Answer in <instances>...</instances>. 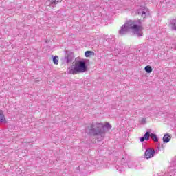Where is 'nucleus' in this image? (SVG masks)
<instances>
[{"mask_svg": "<svg viewBox=\"0 0 176 176\" xmlns=\"http://www.w3.org/2000/svg\"><path fill=\"white\" fill-rule=\"evenodd\" d=\"M144 70L146 71V72H147V74H151V72H152L153 69L152 67L147 65L144 67Z\"/></svg>", "mask_w": 176, "mask_h": 176, "instance_id": "obj_8", "label": "nucleus"}, {"mask_svg": "<svg viewBox=\"0 0 176 176\" xmlns=\"http://www.w3.org/2000/svg\"><path fill=\"white\" fill-rule=\"evenodd\" d=\"M52 60H53L54 64H55L56 65H58V56H54L52 58Z\"/></svg>", "mask_w": 176, "mask_h": 176, "instance_id": "obj_10", "label": "nucleus"}, {"mask_svg": "<svg viewBox=\"0 0 176 176\" xmlns=\"http://www.w3.org/2000/svg\"><path fill=\"white\" fill-rule=\"evenodd\" d=\"M150 137L154 142H157L159 141V139H157V136H156L155 134L151 133L150 134Z\"/></svg>", "mask_w": 176, "mask_h": 176, "instance_id": "obj_7", "label": "nucleus"}, {"mask_svg": "<svg viewBox=\"0 0 176 176\" xmlns=\"http://www.w3.org/2000/svg\"><path fill=\"white\" fill-rule=\"evenodd\" d=\"M149 137H151V134L149 133V132H146V133L144 134V139L146 140V141H148L149 140Z\"/></svg>", "mask_w": 176, "mask_h": 176, "instance_id": "obj_12", "label": "nucleus"}, {"mask_svg": "<svg viewBox=\"0 0 176 176\" xmlns=\"http://www.w3.org/2000/svg\"><path fill=\"white\" fill-rule=\"evenodd\" d=\"M172 28L176 31V22L172 25Z\"/></svg>", "mask_w": 176, "mask_h": 176, "instance_id": "obj_13", "label": "nucleus"}, {"mask_svg": "<svg viewBox=\"0 0 176 176\" xmlns=\"http://www.w3.org/2000/svg\"><path fill=\"white\" fill-rule=\"evenodd\" d=\"M129 30H133L137 36H142V30H144V28L141 25H137L133 21H128L122 26V28L120 30V35H123V34L127 32Z\"/></svg>", "mask_w": 176, "mask_h": 176, "instance_id": "obj_1", "label": "nucleus"}, {"mask_svg": "<svg viewBox=\"0 0 176 176\" xmlns=\"http://www.w3.org/2000/svg\"><path fill=\"white\" fill-rule=\"evenodd\" d=\"M170 140H171V135H170L168 134H166L164 135V137H163L164 142H165V143L170 142Z\"/></svg>", "mask_w": 176, "mask_h": 176, "instance_id": "obj_6", "label": "nucleus"}, {"mask_svg": "<svg viewBox=\"0 0 176 176\" xmlns=\"http://www.w3.org/2000/svg\"><path fill=\"white\" fill-rule=\"evenodd\" d=\"M140 141L141 142H144V141H145V138L144 137L140 138Z\"/></svg>", "mask_w": 176, "mask_h": 176, "instance_id": "obj_14", "label": "nucleus"}, {"mask_svg": "<svg viewBox=\"0 0 176 176\" xmlns=\"http://www.w3.org/2000/svg\"><path fill=\"white\" fill-rule=\"evenodd\" d=\"M142 14H145V12L143 11V12H142Z\"/></svg>", "mask_w": 176, "mask_h": 176, "instance_id": "obj_15", "label": "nucleus"}, {"mask_svg": "<svg viewBox=\"0 0 176 176\" xmlns=\"http://www.w3.org/2000/svg\"><path fill=\"white\" fill-rule=\"evenodd\" d=\"M85 57H90V56H94V52L92 51H87L85 53Z\"/></svg>", "mask_w": 176, "mask_h": 176, "instance_id": "obj_9", "label": "nucleus"}, {"mask_svg": "<svg viewBox=\"0 0 176 176\" xmlns=\"http://www.w3.org/2000/svg\"><path fill=\"white\" fill-rule=\"evenodd\" d=\"M6 118H5V115L3 114V111L0 110V123H6Z\"/></svg>", "mask_w": 176, "mask_h": 176, "instance_id": "obj_5", "label": "nucleus"}, {"mask_svg": "<svg viewBox=\"0 0 176 176\" xmlns=\"http://www.w3.org/2000/svg\"><path fill=\"white\" fill-rule=\"evenodd\" d=\"M155 150L148 149L145 151L144 156L146 159H152L155 156Z\"/></svg>", "mask_w": 176, "mask_h": 176, "instance_id": "obj_4", "label": "nucleus"}, {"mask_svg": "<svg viewBox=\"0 0 176 176\" xmlns=\"http://www.w3.org/2000/svg\"><path fill=\"white\" fill-rule=\"evenodd\" d=\"M105 127H107V129H111L112 126L109 124V123H107L105 125L99 123L88 126L87 130L90 135H101V134L104 133V129H105Z\"/></svg>", "mask_w": 176, "mask_h": 176, "instance_id": "obj_3", "label": "nucleus"}, {"mask_svg": "<svg viewBox=\"0 0 176 176\" xmlns=\"http://www.w3.org/2000/svg\"><path fill=\"white\" fill-rule=\"evenodd\" d=\"M87 71V66H86V62L83 60H76L73 63L69 74L70 75H78V74H83Z\"/></svg>", "mask_w": 176, "mask_h": 176, "instance_id": "obj_2", "label": "nucleus"}, {"mask_svg": "<svg viewBox=\"0 0 176 176\" xmlns=\"http://www.w3.org/2000/svg\"><path fill=\"white\" fill-rule=\"evenodd\" d=\"M63 2V0H51V5H57V3H60Z\"/></svg>", "mask_w": 176, "mask_h": 176, "instance_id": "obj_11", "label": "nucleus"}]
</instances>
